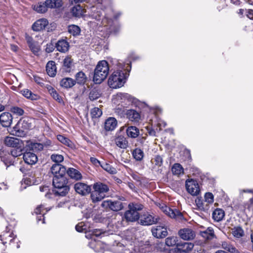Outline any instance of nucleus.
<instances>
[{
	"label": "nucleus",
	"instance_id": "nucleus-19",
	"mask_svg": "<svg viewBox=\"0 0 253 253\" xmlns=\"http://www.w3.org/2000/svg\"><path fill=\"white\" fill-rule=\"evenodd\" d=\"M118 124L117 120L114 117H109L104 123V129L106 131H112L116 127Z\"/></svg>",
	"mask_w": 253,
	"mask_h": 253
},
{
	"label": "nucleus",
	"instance_id": "nucleus-27",
	"mask_svg": "<svg viewBox=\"0 0 253 253\" xmlns=\"http://www.w3.org/2000/svg\"><path fill=\"white\" fill-rule=\"evenodd\" d=\"M93 188L94 190H95L97 192L102 194H105V193H107L109 191L108 186L107 185L101 182H97L94 183Z\"/></svg>",
	"mask_w": 253,
	"mask_h": 253
},
{
	"label": "nucleus",
	"instance_id": "nucleus-51",
	"mask_svg": "<svg viewBox=\"0 0 253 253\" xmlns=\"http://www.w3.org/2000/svg\"><path fill=\"white\" fill-rule=\"evenodd\" d=\"M90 114L92 118H98L102 115V112L98 107H94L91 109Z\"/></svg>",
	"mask_w": 253,
	"mask_h": 253
},
{
	"label": "nucleus",
	"instance_id": "nucleus-28",
	"mask_svg": "<svg viewBox=\"0 0 253 253\" xmlns=\"http://www.w3.org/2000/svg\"><path fill=\"white\" fill-rule=\"evenodd\" d=\"M45 3L48 8H58L63 5L62 0H46Z\"/></svg>",
	"mask_w": 253,
	"mask_h": 253
},
{
	"label": "nucleus",
	"instance_id": "nucleus-26",
	"mask_svg": "<svg viewBox=\"0 0 253 253\" xmlns=\"http://www.w3.org/2000/svg\"><path fill=\"white\" fill-rule=\"evenodd\" d=\"M71 12L74 17L79 18L82 17L85 11L80 5H77L72 7Z\"/></svg>",
	"mask_w": 253,
	"mask_h": 253
},
{
	"label": "nucleus",
	"instance_id": "nucleus-15",
	"mask_svg": "<svg viewBox=\"0 0 253 253\" xmlns=\"http://www.w3.org/2000/svg\"><path fill=\"white\" fill-rule=\"evenodd\" d=\"M152 233L153 235L157 238H164L168 234L166 228L164 226H156L152 228Z\"/></svg>",
	"mask_w": 253,
	"mask_h": 253
},
{
	"label": "nucleus",
	"instance_id": "nucleus-13",
	"mask_svg": "<svg viewBox=\"0 0 253 253\" xmlns=\"http://www.w3.org/2000/svg\"><path fill=\"white\" fill-rule=\"evenodd\" d=\"M180 237L184 240H193L195 237V232L190 228H183L178 231Z\"/></svg>",
	"mask_w": 253,
	"mask_h": 253
},
{
	"label": "nucleus",
	"instance_id": "nucleus-31",
	"mask_svg": "<svg viewBox=\"0 0 253 253\" xmlns=\"http://www.w3.org/2000/svg\"><path fill=\"white\" fill-rule=\"evenodd\" d=\"M22 95L26 98L32 100H37L39 99L40 97L36 94L33 93L28 89H24L21 91Z\"/></svg>",
	"mask_w": 253,
	"mask_h": 253
},
{
	"label": "nucleus",
	"instance_id": "nucleus-61",
	"mask_svg": "<svg viewBox=\"0 0 253 253\" xmlns=\"http://www.w3.org/2000/svg\"><path fill=\"white\" fill-rule=\"evenodd\" d=\"M102 12L103 11L101 10H97L95 12V10H94L93 11V13L92 14V18L97 20V21H99L101 19Z\"/></svg>",
	"mask_w": 253,
	"mask_h": 253
},
{
	"label": "nucleus",
	"instance_id": "nucleus-43",
	"mask_svg": "<svg viewBox=\"0 0 253 253\" xmlns=\"http://www.w3.org/2000/svg\"><path fill=\"white\" fill-rule=\"evenodd\" d=\"M24 144L22 143L21 145L14 147V149L11 151V155L14 157H17L21 155L24 148Z\"/></svg>",
	"mask_w": 253,
	"mask_h": 253
},
{
	"label": "nucleus",
	"instance_id": "nucleus-48",
	"mask_svg": "<svg viewBox=\"0 0 253 253\" xmlns=\"http://www.w3.org/2000/svg\"><path fill=\"white\" fill-rule=\"evenodd\" d=\"M151 163L155 167H160L163 164V160L161 156L156 155L153 159H152Z\"/></svg>",
	"mask_w": 253,
	"mask_h": 253
},
{
	"label": "nucleus",
	"instance_id": "nucleus-34",
	"mask_svg": "<svg viewBox=\"0 0 253 253\" xmlns=\"http://www.w3.org/2000/svg\"><path fill=\"white\" fill-rule=\"evenodd\" d=\"M126 132L127 136L131 138H136L139 134V129L136 127L133 126L128 127Z\"/></svg>",
	"mask_w": 253,
	"mask_h": 253
},
{
	"label": "nucleus",
	"instance_id": "nucleus-62",
	"mask_svg": "<svg viewBox=\"0 0 253 253\" xmlns=\"http://www.w3.org/2000/svg\"><path fill=\"white\" fill-rule=\"evenodd\" d=\"M11 111L14 113V114H15L16 115H18L19 116H21L22 115H23L24 114V110L20 108H19L18 107H13L12 109H11Z\"/></svg>",
	"mask_w": 253,
	"mask_h": 253
},
{
	"label": "nucleus",
	"instance_id": "nucleus-63",
	"mask_svg": "<svg viewBox=\"0 0 253 253\" xmlns=\"http://www.w3.org/2000/svg\"><path fill=\"white\" fill-rule=\"evenodd\" d=\"M29 46L35 54L38 53L39 51V47L35 42L33 44H30Z\"/></svg>",
	"mask_w": 253,
	"mask_h": 253
},
{
	"label": "nucleus",
	"instance_id": "nucleus-16",
	"mask_svg": "<svg viewBox=\"0 0 253 253\" xmlns=\"http://www.w3.org/2000/svg\"><path fill=\"white\" fill-rule=\"evenodd\" d=\"M51 171L54 176H60L65 174L66 169L65 167L61 165L55 164L51 167Z\"/></svg>",
	"mask_w": 253,
	"mask_h": 253
},
{
	"label": "nucleus",
	"instance_id": "nucleus-24",
	"mask_svg": "<svg viewBox=\"0 0 253 253\" xmlns=\"http://www.w3.org/2000/svg\"><path fill=\"white\" fill-rule=\"evenodd\" d=\"M44 210H46L45 212L47 211H48L46 209L44 208V207L42 205H40L35 209V212L37 214L39 215L37 216V218L38 222H39L40 221L42 220V223H44V218L43 217V215L45 213L44 212Z\"/></svg>",
	"mask_w": 253,
	"mask_h": 253
},
{
	"label": "nucleus",
	"instance_id": "nucleus-37",
	"mask_svg": "<svg viewBox=\"0 0 253 253\" xmlns=\"http://www.w3.org/2000/svg\"><path fill=\"white\" fill-rule=\"evenodd\" d=\"M105 195L100 193L95 190L91 194V199L93 202H97L101 201L104 197Z\"/></svg>",
	"mask_w": 253,
	"mask_h": 253
},
{
	"label": "nucleus",
	"instance_id": "nucleus-56",
	"mask_svg": "<svg viewBox=\"0 0 253 253\" xmlns=\"http://www.w3.org/2000/svg\"><path fill=\"white\" fill-rule=\"evenodd\" d=\"M30 147L34 151H41L43 148V146L40 143H31Z\"/></svg>",
	"mask_w": 253,
	"mask_h": 253
},
{
	"label": "nucleus",
	"instance_id": "nucleus-53",
	"mask_svg": "<svg viewBox=\"0 0 253 253\" xmlns=\"http://www.w3.org/2000/svg\"><path fill=\"white\" fill-rule=\"evenodd\" d=\"M50 158L52 161L56 163H61L64 160L63 156L60 154H53Z\"/></svg>",
	"mask_w": 253,
	"mask_h": 253
},
{
	"label": "nucleus",
	"instance_id": "nucleus-8",
	"mask_svg": "<svg viewBox=\"0 0 253 253\" xmlns=\"http://www.w3.org/2000/svg\"><path fill=\"white\" fill-rule=\"evenodd\" d=\"M101 206L105 209L109 208L113 211H117L123 209L124 204L120 201L105 200L102 203Z\"/></svg>",
	"mask_w": 253,
	"mask_h": 253
},
{
	"label": "nucleus",
	"instance_id": "nucleus-9",
	"mask_svg": "<svg viewBox=\"0 0 253 253\" xmlns=\"http://www.w3.org/2000/svg\"><path fill=\"white\" fill-rule=\"evenodd\" d=\"M139 223L142 225H150L159 221L160 218L148 213L139 216Z\"/></svg>",
	"mask_w": 253,
	"mask_h": 253
},
{
	"label": "nucleus",
	"instance_id": "nucleus-12",
	"mask_svg": "<svg viewBox=\"0 0 253 253\" xmlns=\"http://www.w3.org/2000/svg\"><path fill=\"white\" fill-rule=\"evenodd\" d=\"M117 248H122L121 250L118 249V251L120 253H146V252L149 251V247L148 246H145V247L141 246L140 248H138L135 246V248L134 249L133 253L130 252L129 249L126 248L121 244H118Z\"/></svg>",
	"mask_w": 253,
	"mask_h": 253
},
{
	"label": "nucleus",
	"instance_id": "nucleus-40",
	"mask_svg": "<svg viewBox=\"0 0 253 253\" xmlns=\"http://www.w3.org/2000/svg\"><path fill=\"white\" fill-rule=\"evenodd\" d=\"M201 236L207 240H210L213 238L214 236V231L212 228L209 227L205 231L201 232Z\"/></svg>",
	"mask_w": 253,
	"mask_h": 253
},
{
	"label": "nucleus",
	"instance_id": "nucleus-59",
	"mask_svg": "<svg viewBox=\"0 0 253 253\" xmlns=\"http://www.w3.org/2000/svg\"><path fill=\"white\" fill-rule=\"evenodd\" d=\"M40 189L41 192H45V196L47 198L49 199V198H51V193H50V190L47 186H41V187H40Z\"/></svg>",
	"mask_w": 253,
	"mask_h": 253
},
{
	"label": "nucleus",
	"instance_id": "nucleus-35",
	"mask_svg": "<svg viewBox=\"0 0 253 253\" xmlns=\"http://www.w3.org/2000/svg\"><path fill=\"white\" fill-rule=\"evenodd\" d=\"M76 81L72 78H66L63 79L60 82V85L65 88H70L74 86Z\"/></svg>",
	"mask_w": 253,
	"mask_h": 253
},
{
	"label": "nucleus",
	"instance_id": "nucleus-4",
	"mask_svg": "<svg viewBox=\"0 0 253 253\" xmlns=\"http://www.w3.org/2000/svg\"><path fill=\"white\" fill-rule=\"evenodd\" d=\"M141 209V206L130 203L128 206V210L125 212V219L128 222H134L137 220L139 218L138 211Z\"/></svg>",
	"mask_w": 253,
	"mask_h": 253
},
{
	"label": "nucleus",
	"instance_id": "nucleus-64",
	"mask_svg": "<svg viewBox=\"0 0 253 253\" xmlns=\"http://www.w3.org/2000/svg\"><path fill=\"white\" fill-rule=\"evenodd\" d=\"M111 23L112 20L111 19H108V17H106L102 19L101 24L103 26L107 27L108 25H110Z\"/></svg>",
	"mask_w": 253,
	"mask_h": 253
},
{
	"label": "nucleus",
	"instance_id": "nucleus-57",
	"mask_svg": "<svg viewBox=\"0 0 253 253\" xmlns=\"http://www.w3.org/2000/svg\"><path fill=\"white\" fill-rule=\"evenodd\" d=\"M100 96L99 92L95 89L92 90L89 95V98L91 100H94L97 99Z\"/></svg>",
	"mask_w": 253,
	"mask_h": 253
},
{
	"label": "nucleus",
	"instance_id": "nucleus-52",
	"mask_svg": "<svg viewBox=\"0 0 253 253\" xmlns=\"http://www.w3.org/2000/svg\"><path fill=\"white\" fill-rule=\"evenodd\" d=\"M72 65V60L70 57H66L63 61V66L66 68L67 72L69 71Z\"/></svg>",
	"mask_w": 253,
	"mask_h": 253
},
{
	"label": "nucleus",
	"instance_id": "nucleus-41",
	"mask_svg": "<svg viewBox=\"0 0 253 253\" xmlns=\"http://www.w3.org/2000/svg\"><path fill=\"white\" fill-rule=\"evenodd\" d=\"M178 238L175 236L169 237L165 240V244L168 247L177 246V244L178 243Z\"/></svg>",
	"mask_w": 253,
	"mask_h": 253
},
{
	"label": "nucleus",
	"instance_id": "nucleus-38",
	"mask_svg": "<svg viewBox=\"0 0 253 253\" xmlns=\"http://www.w3.org/2000/svg\"><path fill=\"white\" fill-rule=\"evenodd\" d=\"M87 78L85 74L81 71L76 75V82L80 84H84L86 81Z\"/></svg>",
	"mask_w": 253,
	"mask_h": 253
},
{
	"label": "nucleus",
	"instance_id": "nucleus-7",
	"mask_svg": "<svg viewBox=\"0 0 253 253\" xmlns=\"http://www.w3.org/2000/svg\"><path fill=\"white\" fill-rule=\"evenodd\" d=\"M185 186L187 192L192 196H197L200 193L199 185L195 180L192 179L187 180Z\"/></svg>",
	"mask_w": 253,
	"mask_h": 253
},
{
	"label": "nucleus",
	"instance_id": "nucleus-55",
	"mask_svg": "<svg viewBox=\"0 0 253 253\" xmlns=\"http://www.w3.org/2000/svg\"><path fill=\"white\" fill-rule=\"evenodd\" d=\"M205 201L208 204H212L214 201L213 195L210 192L206 193L204 196Z\"/></svg>",
	"mask_w": 253,
	"mask_h": 253
},
{
	"label": "nucleus",
	"instance_id": "nucleus-58",
	"mask_svg": "<svg viewBox=\"0 0 253 253\" xmlns=\"http://www.w3.org/2000/svg\"><path fill=\"white\" fill-rule=\"evenodd\" d=\"M50 94L53 97L54 99L58 101L59 103H62L63 102L62 98L59 95L57 91L54 89Z\"/></svg>",
	"mask_w": 253,
	"mask_h": 253
},
{
	"label": "nucleus",
	"instance_id": "nucleus-18",
	"mask_svg": "<svg viewBox=\"0 0 253 253\" xmlns=\"http://www.w3.org/2000/svg\"><path fill=\"white\" fill-rule=\"evenodd\" d=\"M4 142L6 146L13 148L23 143V141L19 139L10 136H6L4 138Z\"/></svg>",
	"mask_w": 253,
	"mask_h": 253
},
{
	"label": "nucleus",
	"instance_id": "nucleus-47",
	"mask_svg": "<svg viewBox=\"0 0 253 253\" xmlns=\"http://www.w3.org/2000/svg\"><path fill=\"white\" fill-rule=\"evenodd\" d=\"M101 167L103 169L109 173L115 174L117 172L116 169L108 163H103L101 164Z\"/></svg>",
	"mask_w": 253,
	"mask_h": 253
},
{
	"label": "nucleus",
	"instance_id": "nucleus-33",
	"mask_svg": "<svg viewBox=\"0 0 253 253\" xmlns=\"http://www.w3.org/2000/svg\"><path fill=\"white\" fill-rule=\"evenodd\" d=\"M224 211L220 209H216L212 213V218L216 221H221L224 217Z\"/></svg>",
	"mask_w": 253,
	"mask_h": 253
},
{
	"label": "nucleus",
	"instance_id": "nucleus-46",
	"mask_svg": "<svg viewBox=\"0 0 253 253\" xmlns=\"http://www.w3.org/2000/svg\"><path fill=\"white\" fill-rule=\"evenodd\" d=\"M57 139L62 143L65 144V145L68 147H72L73 143L68 138L65 137L64 136L62 135H58L57 136Z\"/></svg>",
	"mask_w": 253,
	"mask_h": 253
},
{
	"label": "nucleus",
	"instance_id": "nucleus-5",
	"mask_svg": "<svg viewBox=\"0 0 253 253\" xmlns=\"http://www.w3.org/2000/svg\"><path fill=\"white\" fill-rule=\"evenodd\" d=\"M136 99L131 95L126 93H118L115 95L113 99V102L121 106L126 107L130 103H135Z\"/></svg>",
	"mask_w": 253,
	"mask_h": 253
},
{
	"label": "nucleus",
	"instance_id": "nucleus-50",
	"mask_svg": "<svg viewBox=\"0 0 253 253\" xmlns=\"http://www.w3.org/2000/svg\"><path fill=\"white\" fill-rule=\"evenodd\" d=\"M17 126L21 127L23 129H28L31 127V124L28 123V120L24 119L20 120L17 125Z\"/></svg>",
	"mask_w": 253,
	"mask_h": 253
},
{
	"label": "nucleus",
	"instance_id": "nucleus-6",
	"mask_svg": "<svg viewBox=\"0 0 253 253\" xmlns=\"http://www.w3.org/2000/svg\"><path fill=\"white\" fill-rule=\"evenodd\" d=\"M194 248L192 243H178L174 248L170 249L169 253H190Z\"/></svg>",
	"mask_w": 253,
	"mask_h": 253
},
{
	"label": "nucleus",
	"instance_id": "nucleus-11",
	"mask_svg": "<svg viewBox=\"0 0 253 253\" xmlns=\"http://www.w3.org/2000/svg\"><path fill=\"white\" fill-rule=\"evenodd\" d=\"M160 208L164 213L171 218H180L182 217L181 213L178 211L172 210L164 204L160 205Z\"/></svg>",
	"mask_w": 253,
	"mask_h": 253
},
{
	"label": "nucleus",
	"instance_id": "nucleus-32",
	"mask_svg": "<svg viewBox=\"0 0 253 253\" xmlns=\"http://www.w3.org/2000/svg\"><path fill=\"white\" fill-rule=\"evenodd\" d=\"M33 9L38 13H43L47 10L48 7L45 1L44 2H40L35 4Z\"/></svg>",
	"mask_w": 253,
	"mask_h": 253
},
{
	"label": "nucleus",
	"instance_id": "nucleus-3",
	"mask_svg": "<svg viewBox=\"0 0 253 253\" xmlns=\"http://www.w3.org/2000/svg\"><path fill=\"white\" fill-rule=\"evenodd\" d=\"M52 183L54 187L57 189L55 194L61 196H65L69 191V187L67 185V180L64 175L53 176Z\"/></svg>",
	"mask_w": 253,
	"mask_h": 253
},
{
	"label": "nucleus",
	"instance_id": "nucleus-29",
	"mask_svg": "<svg viewBox=\"0 0 253 253\" xmlns=\"http://www.w3.org/2000/svg\"><path fill=\"white\" fill-rule=\"evenodd\" d=\"M68 175L72 179L80 180L82 178L81 172L74 168H70L67 171Z\"/></svg>",
	"mask_w": 253,
	"mask_h": 253
},
{
	"label": "nucleus",
	"instance_id": "nucleus-20",
	"mask_svg": "<svg viewBox=\"0 0 253 253\" xmlns=\"http://www.w3.org/2000/svg\"><path fill=\"white\" fill-rule=\"evenodd\" d=\"M23 159L27 164L34 165L37 163L38 157L34 153L28 152L23 154Z\"/></svg>",
	"mask_w": 253,
	"mask_h": 253
},
{
	"label": "nucleus",
	"instance_id": "nucleus-21",
	"mask_svg": "<svg viewBox=\"0 0 253 253\" xmlns=\"http://www.w3.org/2000/svg\"><path fill=\"white\" fill-rule=\"evenodd\" d=\"M222 248L231 253H239V252L229 241H222L221 242Z\"/></svg>",
	"mask_w": 253,
	"mask_h": 253
},
{
	"label": "nucleus",
	"instance_id": "nucleus-39",
	"mask_svg": "<svg viewBox=\"0 0 253 253\" xmlns=\"http://www.w3.org/2000/svg\"><path fill=\"white\" fill-rule=\"evenodd\" d=\"M171 171L173 174L180 175L183 174L184 169L180 164L176 163L172 167Z\"/></svg>",
	"mask_w": 253,
	"mask_h": 253
},
{
	"label": "nucleus",
	"instance_id": "nucleus-1",
	"mask_svg": "<svg viewBox=\"0 0 253 253\" xmlns=\"http://www.w3.org/2000/svg\"><path fill=\"white\" fill-rule=\"evenodd\" d=\"M116 62L117 69L109 77L108 81L109 86L113 88H120L124 86L131 69V66L128 63L123 64L118 61Z\"/></svg>",
	"mask_w": 253,
	"mask_h": 253
},
{
	"label": "nucleus",
	"instance_id": "nucleus-25",
	"mask_svg": "<svg viewBox=\"0 0 253 253\" xmlns=\"http://www.w3.org/2000/svg\"><path fill=\"white\" fill-rule=\"evenodd\" d=\"M46 70L47 74L50 77H54L56 73V67L54 61H49L46 66Z\"/></svg>",
	"mask_w": 253,
	"mask_h": 253
},
{
	"label": "nucleus",
	"instance_id": "nucleus-22",
	"mask_svg": "<svg viewBox=\"0 0 253 253\" xmlns=\"http://www.w3.org/2000/svg\"><path fill=\"white\" fill-rule=\"evenodd\" d=\"M69 43L65 40H60L56 43V47L60 52H65L68 50Z\"/></svg>",
	"mask_w": 253,
	"mask_h": 253
},
{
	"label": "nucleus",
	"instance_id": "nucleus-36",
	"mask_svg": "<svg viewBox=\"0 0 253 253\" xmlns=\"http://www.w3.org/2000/svg\"><path fill=\"white\" fill-rule=\"evenodd\" d=\"M15 239V236L12 233L8 232H4L0 235V240L2 241V243L5 244L7 241H9L10 244Z\"/></svg>",
	"mask_w": 253,
	"mask_h": 253
},
{
	"label": "nucleus",
	"instance_id": "nucleus-60",
	"mask_svg": "<svg viewBox=\"0 0 253 253\" xmlns=\"http://www.w3.org/2000/svg\"><path fill=\"white\" fill-rule=\"evenodd\" d=\"M32 182L29 178H24L21 181V189H24L28 185H31Z\"/></svg>",
	"mask_w": 253,
	"mask_h": 253
},
{
	"label": "nucleus",
	"instance_id": "nucleus-44",
	"mask_svg": "<svg viewBox=\"0 0 253 253\" xmlns=\"http://www.w3.org/2000/svg\"><path fill=\"white\" fill-rule=\"evenodd\" d=\"M68 32L74 36L79 35L81 32L80 28L76 25H69L68 27Z\"/></svg>",
	"mask_w": 253,
	"mask_h": 253
},
{
	"label": "nucleus",
	"instance_id": "nucleus-2",
	"mask_svg": "<svg viewBox=\"0 0 253 253\" xmlns=\"http://www.w3.org/2000/svg\"><path fill=\"white\" fill-rule=\"evenodd\" d=\"M109 71V65L106 61L102 60L98 62L94 71L93 80L94 83H101L107 77Z\"/></svg>",
	"mask_w": 253,
	"mask_h": 253
},
{
	"label": "nucleus",
	"instance_id": "nucleus-45",
	"mask_svg": "<svg viewBox=\"0 0 253 253\" xmlns=\"http://www.w3.org/2000/svg\"><path fill=\"white\" fill-rule=\"evenodd\" d=\"M132 155L136 161H140L143 158L144 153L140 149L136 148L133 151Z\"/></svg>",
	"mask_w": 253,
	"mask_h": 253
},
{
	"label": "nucleus",
	"instance_id": "nucleus-17",
	"mask_svg": "<svg viewBox=\"0 0 253 253\" xmlns=\"http://www.w3.org/2000/svg\"><path fill=\"white\" fill-rule=\"evenodd\" d=\"M48 24V22L47 19L45 18L40 19L33 23L32 28L34 31H40L43 30Z\"/></svg>",
	"mask_w": 253,
	"mask_h": 253
},
{
	"label": "nucleus",
	"instance_id": "nucleus-49",
	"mask_svg": "<svg viewBox=\"0 0 253 253\" xmlns=\"http://www.w3.org/2000/svg\"><path fill=\"white\" fill-rule=\"evenodd\" d=\"M102 234V231L99 229H94L91 233L88 232L86 233V237L87 238L93 239L94 237H98Z\"/></svg>",
	"mask_w": 253,
	"mask_h": 253
},
{
	"label": "nucleus",
	"instance_id": "nucleus-14",
	"mask_svg": "<svg viewBox=\"0 0 253 253\" xmlns=\"http://www.w3.org/2000/svg\"><path fill=\"white\" fill-rule=\"evenodd\" d=\"M13 118L8 112H4L0 115V124L3 127H9L12 122Z\"/></svg>",
	"mask_w": 253,
	"mask_h": 253
},
{
	"label": "nucleus",
	"instance_id": "nucleus-30",
	"mask_svg": "<svg viewBox=\"0 0 253 253\" xmlns=\"http://www.w3.org/2000/svg\"><path fill=\"white\" fill-rule=\"evenodd\" d=\"M116 145L120 148L126 149L127 146V141L123 136H119L115 139Z\"/></svg>",
	"mask_w": 253,
	"mask_h": 253
},
{
	"label": "nucleus",
	"instance_id": "nucleus-23",
	"mask_svg": "<svg viewBox=\"0 0 253 253\" xmlns=\"http://www.w3.org/2000/svg\"><path fill=\"white\" fill-rule=\"evenodd\" d=\"M127 118L132 122H138L140 119V114L134 110H128L126 113Z\"/></svg>",
	"mask_w": 253,
	"mask_h": 253
},
{
	"label": "nucleus",
	"instance_id": "nucleus-42",
	"mask_svg": "<svg viewBox=\"0 0 253 253\" xmlns=\"http://www.w3.org/2000/svg\"><path fill=\"white\" fill-rule=\"evenodd\" d=\"M231 233L234 237L237 238H241L244 235L243 229L240 226L235 227L232 228Z\"/></svg>",
	"mask_w": 253,
	"mask_h": 253
},
{
	"label": "nucleus",
	"instance_id": "nucleus-10",
	"mask_svg": "<svg viewBox=\"0 0 253 253\" xmlns=\"http://www.w3.org/2000/svg\"><path fill=\"white\" fill-rule=\"evenodd\" d=\"M75 191L82 196L88 194L91 191L90 187L87 184L83 182H77L74 186Z\"/></svg>",
	"mask_w": 253,
	"mask_h": 253
},
{
	"label": "nucleus",
	"instance_id": "nucleus-54",
	"mask_svg": "<svg viewBox=\"0 0 253 253\" xmlns=\"http://www.w3.org/2000/svg\"><path fill=\"white\" fill-rule=\"evenodd\" d=\"M195 203L198 209L200 210H205V207H204V204L203 203V201L201 197H197L195 199Z\"/></svg>",
	"mask_w": 253,
	"mask_h": 253
}]
</instances>
